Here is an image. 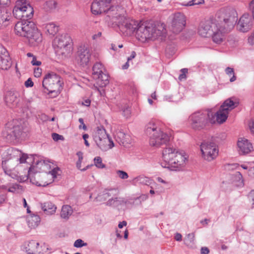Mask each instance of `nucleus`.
<instances>
[{
  "label": "nucleus",
  "mask_w": 254,
  "mask_h": 254,
  "mask_svg": "<svg viewBox=\"0 0 254 254\" xmlns=\"http://www.w3.org/2000/svg\"><path fill=\"white\" fill-rule=\"evenodd\" d=\"M39 246V243L31 240L28 242L27 246L25 247V251L28 254H38L40 253L38 250Z\"/></svg>",
  "instance_id": "obj_24"
},
{
  "label": "nucleus",
  "mask_w": 254,
  "mask_h": 254,
  "mask_svg": "<svg viewBox=\"0 0 254 254\" xmlns=\"http://www.w3.org/2000/svg\"><path fill=\"white\" fill-rule=\"evenodd\" d=\"M7 133L6 137L10 140L22 139L26 136V132L20 126H14L12 130L10 129Z\"/></svg>",
  "instance_id": "obj_20"
},
{
  "label": "nucleus",
  "mask_w": 254,
  "mask_h": 254,
  "mask_svg": "<svg viewBox=\"0 0 254 254\" xmlns=\"http://www.w3.org/2000/svg\"><path fill=\"white\" fill-rule=\"evenodd\" d=\"M201 254H208L209 250L207 247H202L201 249Z\"/></svg>",
  "instance_id": "obj_61"
},
{
  "label": "nucleus",
  "mask_w": 254,
  "mask_h": 254,
  "mask_svg": "<svg viewBox=\"0 0 254 254\" xmlns=\"http://www.w3.org/2000/svg\"><path fill=\"white\" fill-rule=\"evenodd\" d=\"M109 17L125 36H130L133 34L138 26V22L137 21L127 18L122 14H118L115 11L112 15H109Z\"/></svg>",
  "instance_id": "obj_4"
},
{
  "label": "nucleus",
  "mask_w": 254,
  "mask_h": 254,
  "mask_svg": "<svg viewBox=\"0 0 254 254\" xmlns=\"http://www.w3.org/2000/svg\"><path fill=\"white\" fill-rule=\"evenodd\" d=\"M15 18L21 19L14 27L15 34L28 39L31 46H35L42 41L41 33L38 30L34 22L29 20L33 15L34 9L27 1H16L13 8Z\"/></svg>",
  "instance_id": "obj_1"
},
{
  "label": "nucleus",
  "mask_w": 254,
  "mask_h": 254,
  "mask_svg": "<svg viewBox=\"0 0 254 254\" xmlns=\"http://www.w3.org/2000/svg\"><path fill=\"white\" fill-rule=\"evenodd\" d=\"M72 40L67 34L57 36L53 42V46L56 53L65 57L70 55L72 50Z\"/></svg>",
  "instance_id": "obj_8"
},
{
  "label": "nucleus",
  "mask_w": 254,
  "mask_h": 254,
  "mask_svg": "<svg viewBox=\"0 0 254 254\" xmlns=\"http://www.w3.org/2000/svg\"><path fill=\"white\" fill-rule=\"evenodd\" d=\"M112 1H93L91 5V10L93 14L97 15L102 12L112 15L116 11H118V6L111 4Z\"/></svg>",
  "instance_id": "obj_10"
},
{
  "label": "nucleus",
  "mask_w": 254,
  "mask_h": 254,
  "mask_svg": "<svg viewBox=\"0 0 254 254\" xmlns=\"http://www.w3.org/2000/svg\"><path fill=\"white\" fill-rule=\"evenodd\" d=\"M214 18L211 17L209 19L202 21L198 28V33L203 37H209L214 34L213 31L217 29V22L215 21Z\"/></svg>",
  "instance_id": "obj_11"
},
{
  "label": "nucleus",
  "mask_w": 254,
  "mask_h": 254,
  "mask_svg": "<svg viewBox=\"0 0 254 254\" xmlns=\"http://www.w3.org/2000/svg\"><path fill=\"white\" fill-rule=\"evenodd\" d=\"M249 43L253 45L254 44V32L252 33L248 38Z\"/></svg>",
  "instance_id": "obj_58"
},
{
  "label": "nucleus",
  "mask_w": 254,
  "mask_h": 254,
  "mask_svg": "<svg viewBox=\"0 0 254 254\" xmlns=\"http://www.w3.org/2000/svg\"><path fill=\"white\" fill-rule=\"evenodd\" d=\"M146 30L150 40H155L159 37H164L166 30L163 23L155 22L153 21H146Z\"/></svg>",
  "instance_id": "obj_9"
},
{
  "label": "nucleus",
  "mask_w": 254,
  "mask_h": 254,
  "mask_svg": "<svg viewBox=\"0 0 254 254\" xmlns=\"http://www.w3.org/2000/svg\"><path fill=\"white\" fill-rule=\"evenodd\" d=\"M78 121L80 123V125L79 126V129H83L84 130H86L87 128L86 126L84 123V120L82 118H79L78 119Z\"/></svg>",
  "instance_id": "obj_51"
},
{
  "label": "nucleus",
  "mask_w": 254,
  "mask_h": 254,
  "mask_svg": "<svg viewBox=\"0 0 254 254\" xmlns=\"http://www.w3.org/2000/svg\"><path fill=\"white\" fill-rule=\"evenodd\" d=\"M17 99V94L12 91L7 92L5 96V101L7 103H12Z\"/></svg>",
  "instance_id": "obj_35"
},
{
  "label": "nucleus",
  "mask_w": 254,
  "mask_h": 254,
  "mask_svg": "<svg viewBox=\"0 0 254 254\" xmlns=\"http://www.w3.org/2000/svg\"><path fill=\"white\" fill-rule=\"evenodd\" d=\"M59 171L60 168L59 167H56L49 172V174L52 176V178L54 180L57 178L58 176L59 175L58 172Z\"/></svg>",
  "instance_id": "obj_46"
},
{
  "label": "nucleus",
  "mask_w": 254,
  "mask_h": 254,
  "mask_svg": "<svg viewBox=\"0 0 254 254\" xmlns=\"http://www.w3.org/2000/svg\"><path fill=\"white\" fill-rule=\"evenodd\" d=\"M145 132L150 137L149 143L151 146L156 147L167 146L170 141L169 135L162 131L154 123L150 122L147 125Z\"/></svg>",
  "instance_id": "obj_3"
},
{
  "label": "nucleus",
  "mask_w": 254,
  "mask_h": 254,
  "mask_svg": "<svg viewBox=\"0 0 254 254\" xmlns=\"http://www.w3.org/2000/svg\"><path fill=\"white\" fill-rule=\"evenodd\" d=\"M249 197L251 199L252 204L254 205V189L250 192L249 194Z\"/></svg>",
  "instance_id": "obj_59"
},
{
  "label": "nucleus",
  "mask_w": 254,
  "mask_h": 254,
  "mask_svg": "<svg viewBox=\"0 0 254 254\" xmlns=\"http://www.w3.org/2000/svg\"><path fill=\"white\" fill-rule=\"evenodd\" d=\"M94 165L98 168H104L105 165L103 164L102 158L100 157H96L94 159Z\"/></svg>",
  "instance_id": "obj_41"
},
{
  "label": "nucleus",
  "mask_w": 254,
  "mask_h": 254,
  "mask_svg": "<svg viewBox=\"0 0 254 254\" xmlns=\"http://www.w3.org/2000/svg\"><path fill=\"white\" fill-rule=\"evenodd\" d=\"M215 20L218 25L211 37L214 43L220 44L223 41L225 34L230 31L236 24L238 13L236 9L232 7L221 9L215 14Z\"/></svg>",
  "instance_id": "obj_2"
},
{
  "label": "nucleus",
  "mask_w": 254,
  "mask_h": 254,
  "mask_svg": "<svg viewBox=\"0 0 254 254\" xmlns=\"http://www.w3.org/2000/svg\"><path fill=\"white\" fill-rule=\"evenodd\" d=\"M238 152L241 155H245L249 153L253 150L252 144L246 138H240L237 142Z\"/></svg>",
  "instance_id": "obj_19"
},
{
  "label": "nucleus",
  "mask_w": 254,
  "mask_h": 254,
  "mask_svg": "<svg viewBox=\"0 0 254 254\" xmlns=\"http://www.w3.org/2000/svg\"><path fill=\"white\" fill-rule=\"evenodd\" d=\"M177 151L175 148L170 147H167L163 149L162 151L163 161L161 163L162 167L174 171L175 165H174L173 162Z\"/></svg>",
  "instance_id": "obj_13"
},
{
  "label": "nucleus",
  "mask_w": 254,
  "mask_h": 254,
  "mask_svg": "<svg viewBox=\"0 0 254 254\" xmlns=\"http://www.w3.org/2000/svg\"><path fill=\"white\" fill-rule=\"evenodd\" d=\"M81 162H80V161H77L76 162V167L79 169V170H80L81 171H86V170H87L88 169H89L90 167L92 166L93 165H87L86 167L83 168V169H81Z\"/></svg>",
  "instance_id": "obj_49"
},
{
  "label": "nucleus",
  "mask_w": 254,
  "mask_h": 254,
  "mask_svg": "<svg viewBox=\"0 0 254 254\" xmlns=\"http://www.w3.org/2000/svg\"><path fill=\"white\" fill-rule=\"evenodd\" d=\"M187 158L184 156L181 153L177 151L175 157L174 159V171H176L181 166L184 165Z\"/></svg>",
  "instance_id": "obj_26"
},
{
  "label": "nucleus",
  "mask_w": 254,
  "mask_h": 254,
  "mask_svg": "<svg viewBox=\"0 0 254 254\" xmlns=\"http://www.w3.org/2000/svg\"><path fill=\"white\" fill-rule=\"evenodd\" d=\"M135 35L137 39L142 42H145L149 39V35L146 30V22L138 23V26L135 31Z\"/></svg>",
  "instance_id": "obj_21"
},
{
  "label": "nucleus",
  "mask_w": 254,
  "mask_h": 254,
  "mask_svg": "<svg viewBox=\"0 0 254 254\" xmlns=\"http://www.w3.org/2000/svg\"><path fill=\"white\" fill-rule=\"evenodd\" d=\"M123 205H125L127 208H131L133 206H137L141 204V200L140 197L130 198L126 199L124 198Z\"/></svg>",
  "instance_id": "obj_29"
},
{
  "label": "nucleus",
  "mask_w": 254,
  "mask_h": 254,
  "mask_svg": "<svg viewBox=\"0 0 254 254\" xmlns=\"http://www.w3.org/2000/svg\"><path fill=\"white\" fill-rule=\"evenodd\" d=\"M109 143L108 145H107L108 146V150L109 149H111L114 146V143L113 141L112 140L111 138L110 137V136L108 137V143Z\"/></svg>",
  "instance_id": "obj_55"
},
{
  "label": "nucleus",
  "mask_w": 254,
  "mask_h": 254,
  "mask_svg": "<svg viewBox=\"0 0 254 254\" xmlns=\"http://www.w3.org/2000/svg\"><path fill=\"white\" fill-rule=\"evenodd\" d=\"M127 134H126L123 130H119L117 132L116 137L117 140L120 144H124L125 142L127 141Z\"/></svg>",
  "instance_id": "obj_34"
},
{
  "label": "nucleus",
  "mask_w": 254,
  "mask_h": 254,
  "mask_svg": "<svg viewBox=\"0 0 254 254\" xmlns=\"http://www.w3.org/2000/svg\"><path fill=\"white\" fill-rule=\"evenodd\" d=\"M6 200V194L2 192H0V206L3 204Z\"/></svg>",
  "instance_id": "obj_50"
},
{
  "label": "nucleus",
  "mask_w": 254,
  "mask_h": 254,
  "mask_svg": "<svg viewBox=\"0 0 254 254\" xmlns=\"http://www.w3.org/2000/svg\"><path fill=\"white\" fill-rule=\"evenodd\" d=\"M46 28L48 32L54 35L58 31V27L53 23H50L46 25Z\"/></svg>",
  "instance_id": "obj_36"
},
{
  "label": "nucleus",
  "mask_w": 254,
  "mask_h": 254,
  "mask_svg": "<svg viewBox=\"0 0 254 254\" xmlns=\"http://www.w3.org/2000/svg\"><path fill=\"white\" fill-rule=\"evenodd\" d=\"M87 244L86 243H84V241L81 239H77L76 240L73 244V246L75 248H81L83 246H86Z\"/></svg>",
  "instance_id": "obj_42"
},
{
  "label": "nucleus",
  "mask_w": 254,
  "mask_h": 254,
  "mask_svg": "<svg viewBox=\"0 0 254 254\" xmlns=\"http://www.w3.org/2000/svg\"><path fill=\"white\" fill-rule=\"evenodd\" d=\"M94 79L97 80V83L100 87L106 86L109 83L108 76L103 72L99 77H95Z\"/></svg>",
  "instance_id": "obj_31"
},
{
  "label": "nucleus",
  "mask_w": 254,
  "mask_h": 254,
  "mask_svg": "<svg viewBox=\"0 0 254 254\" xmlns=\"http://www.w3.org/2000/svg\"><path fill=\"white\" fill-rule=\"evenodd\" d=\"M225 72L227 75L230 77V81L231 82H234L236 80V76L235 75L234 69L233 68L227 67L225 69Z\"/></svg>",
  "instance_id": "obj_37"
},
{
  "label": "nucleus",
  "mask_w": 254,
  "mask_h": 254,
  "mask_svg": "<svg viewBox=\"0 0 254 254\" xmlns=\"http://www.w3.org/2000/svg\"><path fill=\"white\" fill-rule=\"evenodd\" d=\"M174 239L176 241L180 242L182 240V236L180 233H177L174 236Z\"/></svg>",
  "instance_id": "obj_60"
},
{
  "label": "nucleus",
  "mask_w": 254,
  "mask_h": 254,
  "mask_svg": "<svg viewBox=\"0 0 254 254\" xmlns=\"http://www.w3.org/2000/svg\"><path fill=\"white\" fill-rule=\"evenodd\" d=\"M226 137L224 133L212 136L210 141H204L200 145V149L203 157L205 160L210 161L215 159L218 154V146L216 143Z\"/></svg>",
  "instance_id": "obj_5"
},
{
  "label": "nucleus",
  "mask_w": 254,
  "mask_h": 254,
  "mask_svg": "<svg viewBox=\"0 0 254 254\" xmlns=\"http://www.w3.org/2000/svg\"><path fill=\"white\" fill-rule=\"evenodd\" d=\"M76 155L78 157V161H80L82 162V161L83 160V153L81 151H78L76 153Z\"/></svg>",
  "instance_id": "obj_62"
},
{
  "label": "nucleus",
  "mask_w": 254,
  "mask_h": 254,
  "mask_svg": "<svg viewBox=\"0 0 254 254\" xmlns=\"http://www.w3.org/2000/svg\"><path fill=\"white\" fill-rule=\"evenodd\" d=\"M103 65L100 63H96L94 64L92 68V75L93 78L99 77L101 73L102 72Z\"/></svg>",
  "instance_id": "obj_32"
},
{
  "label": "nucleus",
  "mask_w": 254,
  "mask_h": 254,
  "mask_svg": "<svg viewBox=\"0 0 254 254\" xmlns=\"http://www.w3.org/2000/svg\"><path fill=\"white\" fill-rule=\"evenodd\" d=\"M249 127L251 132L254 133V120L250 123Z\"/></svg>",
  "instance_id": "obj_63"
},
{
  "label": "nucleus",
  "mask_w": 254,
  "mask_h": 254,
  "mask_svg": "<svg viewBox=\"0 0 254 254\" xmlns=\"http://www.w3.org/2000/svg\"><path fill=\"white\" fill-rule=\"evenodd\" d=\"M40 222V218L38 215L33 214L30 218L28 219V222L31 224V226L35 227L38 226Z\"/></svg>",
  "instance_id": "obj_39"
},
{
  "label": "nucleus",
  "mask_w": 254,
  "mask_h": 254,
  "mask_svg": "<svg viewBox=\"0 0 254 254\" xmlns=\"http://www.w3.org/2000/svg\"><path fill=\"white\" fill-rule=\"evenodd\" d=\"M249 9L252 11L254 19V1H251L249 3Z\"/></svg>",
  "instance_id": "obj_57"
},
{
  "label": "nucleus",
  "mask_w": 254,
  "mask_h": 254,
  "mask_svg": "<svg viewBox=\"0 0 254 254\" xmlns=\"http://www.w3.org/2000/svg\"><path fill=\"white\" fill-rule=\"evenodd\" d=\"M1 54H0V68L2 69L7 70L11 65V63L8 54H5L6 49L0 47Z\"/></svg>",
  "instance_id": "obj_22"
},
{
  "label": "nucleus",
  "mask_w": 254,
  "mask_h": 254,
  "mask_svg": "<svg viewBox=\"0 0 254 254\" xmlns=\"http://www.w3.org/2000/svg\"><path fill=\"white\" fill-rule=\"evenodd\" d=\"M41 207L43 211L47 214H53L57 209L55 205L50 201L41 203Z\"/></svg>",
  "instance_id": "obj_27"
},
{
  "label": "nucleus",
  "mask_w": 254,
  "mask_h": 254,
  "mask_svg": "<svg viewBox=\"0 0 254 254\" xmlns=\"http://www.w3.org/2000/svg\"><path fill=\"white\" fill-rule=\"evenodd\" d=\"M109 136L107 133L105 128L103 126L97 127V131L94 136V139L98 147L102 151L108 150V137Z\"/></svg>",
  "instance_id": "obj_14"
},
{
  "label": "nucleus",
  "mask_w": 254,
  "mask_h": 254,
  "mask_svg": "<svg viewBox=\"0 0 254 254\" xmlns=\"http://www.w3.org/2000/svg\"><path fill=\"white\" fill-rule=\"evenodd\" d=\"M25 87H31L33 86L34 83L32 80L30 78H29L24 83Z\"/></svg>",
  "instance_id": "obj_52"
},
{
  "label": "nucleus",
  "mask_w": 254,
  "mask_h": 254,
  "mask_svg": "<svg viewBox=\"0 0 254 254\" xmlns=\"http://www.w3.org/2000/svg\"><path fill=\"white\" fill-rule=\"evenodd\" d=\"M12 161V160L11 159H10L8 160H2V166L3 168V170H4L5 173L7 175L10 176L12 178L17 180V179L19 176V175H18V173H16L15 172H14L11 169H8L7 167V165H8L9 164L11 163Z\"/></svg>",
  "instance_id": "obj_25"
},
{
  "label": "nucleus",
  "mask_w": 254,
  "mask_h": 254,
  "mask_svg": "<svg viewBox=\"0 0 254 254\" xmlns=\"http://www.w3.org/2000/svg\"><path fill=\"white\" fill-rule=\"evenodd\" d=\"M46 11H52L58 7L57 1H45L43 6Z\"/></svg>",
  "instance_id": "obj_30"
},
{
  "label": "nucleus",
  "mask_w": 254,
  "mask_h": 254,
  "mask_svg": "<svg viewBox=\"0 0 254 254\" xmlns=\"http://www.w3.org/2000/svg\"><path fill=\"white\" fill-rule=\"evenodd\" d=\"M171 29L173 33H178L182 31L186 26V19L184 14L181 12L175 13L170 17Z\"/></svg>",
  "instance_id": "obj_15"
},
{
  "label": "nucleus",
  "mask_w": 254,
  "mask_h": 254,
  "mask_svg": "<svg viewBox=\"0 0 254 254\" xmlns=\"http://www.w3.org/2000/svg\"><path fill=\"white\" fill-rule=\"evenodd\" d=\"M91 103V101L89 99H85L82 102V104L85 106L88 107L90 106Z\"/></svg>",
  "instance_id": "obj_64"
},
{
  "label": "nucleus",
  "mask_w": 254,
  "mask_h": 254,
  "mask_svg": "<svg viewBox=\"0 0 254 254\" xmlns=\"http://www.w3.org/2000/svg\"><path fill=\"white\" fill-rule=\"evenodd\" d=\"M63 81L57 74L51 72L47 73L43 79L42 86L49 92V94H54L58 96L62 89Z\"/></svg>",
  "instance_id": "obj_7"
},
{
  "label": "nucleus",
  "mask_w": 254,
  "mask_h": 254,
  "mask_svg": "<svg viewBox=\"0 0 254 254\" xmlns=\"http://www.w3.org/2000/svg\"><path fill=\"white\" fill-rule=\"evenodd\" d=\"M28 174L27 175L19 176L17 179V181L20 182H25L28 179L30 180V182H32V179L31 178V176L32 175L31 173V168H29V170L28 171Z\"/></svg>",
  "instance_id": "obj_40"
},
{
  "label": "nucleus",
  "mask_w": 254,
  "mask_h": 254,
  "mask_svg": "<svg viewBox=\"0 0 254 254\" xmlns=\"http://www.w3.org/2000/svg\"><path fill=\"white\" fill-rule=\"evenodd\" d=\"M19 154L20 155V157L19 158H16V162L19 161L20 163H25L26 162L27 159H28L27 154H22L21 152H20Z\"/></svg>",
  "instance_id": "obj_44"
},
{
  "label": "nucleus",
  "mask_w": 254,
  "mask_h": 254,
  "mask_svg": "<svg viewBox=\"0 0 254 254\" xmlns=\"http://www.w3.org/2000/svg\"><path fill=\"white\" fill-rule=\"evenodd\" d=\"M22 187L18 184H14L10 187L8 190V191L11 192H15L18 190L21 189Z\"/></svg>",
  "instance_id": "obj_47"
},
{
  "label": "nucleus",
  "mask_w": 254,
  "mask_h": 254,
  "mask_svg": "<svg viewBox=\"0 0 254 254\" xmlns=\"http://www.w3.org/2000/svg\"><path fill=\"white\" fill-rule=\"evenodd\" d=\"M42 69L39 67L35 68L34 71L35 77H39L41 75Z\"/></svg>",
  "instance_id": "obj_53"
},
{
  "label": "nucleus",
  "mask_w": 254,
  "mask_h": 254,
  "mask_svg": "<svg viewBox=\"0 0 254 254\" xmlns=\"http://www.w3.org/2000/svg\"><path fill=\"white\" fill-rule=\"evenodd\" d=\"M124 198L115 196L110 198L105 203L106 206L113 208H119L120 206L123 205Z\"/></svg>",
  "instance_id": "obj_23"
},
{
  "label": "nucleus",
  "mask_w": 254,
  "mask_h": 254,
  "mask_svg": "<svg viewBox=\"0 0 254 254\" xmlns=\"http://www.w3.org/2000/svg\"><path fill=\"white\" fill-rule=\"evenodd\" d=\"M191 127L194 129L200 130L208 123H215V117L210 110L194 113L190 117Z\"/></svg>",
  "instance_id": "obj_6"
},
{
  "label": "nucleus",
  "mask_w": 254,
  "mask_h": 254,
  "mask_svg": "<svg viewBox=\"0 0 254 254\" xmlns=\"http://www.w3.org/2000/svg\"><path fill=\"white\" fill-rule=\"evenodd\" d=\"M123 112L125 116L127 118L130 114V110L129 108L127 107L123 110Z\"/></svg>",
  "instance_id": "obj_56"
},
{
  "label": "nucleus",
  "mask_w": 254,
  "mask_h": 254,
  "mask_svg": "<svg viewBox=\"0 0 254 254\" xmlns=\"http://www.w3.org/2000/svg\"><path fill=\"white\" fill-rule=\"evenodd\" d=\"M117 173L119 177L122 179H126L128 177L127 173L122 170H118Z\"/></svg>",
  "instance_id": "obj_45"
},
{
  "label": "nucleus",
  "mask_w": 254,
  "mask_h": 254,
  "mask_svg": "<svg viewBox=\"0 0 254 254\" xmlns=\"http://www.w3.org/2000/svg\"><path fill=\"white\" fill-rule=\"evenodd\" d=\"M252 23L251 15L248 13H245L239 19L237 25V29L242 32H247L251 28Z\"/></svg>",
  "instance_id": "obj_17"
},
{
  "label": "nucleus",
  "mask_w": 254,
  "mask_h": 254,
  "mask_svg": "<svg viewBox=\"0 0 254 254\" xmlns=\"http://www.w3.org/2000/svg\"><path fill=\"white\" fill-rule=\"evenodd\" d=\"M235 107V102L233 100L229 99L225 100L219 110L216 113H213L215 121H217L220 124L225 122L228 118L229 112Z\"/></svg>",
  "instance_id": "obj_12"
},
{
  "label": "nucleus",
  "mask_w": 254,
  "mask_h": 254,
  "mask_svg": "<svg viewBox=\"0 0 254 254\" xmlns=\"http://www.w3.org/2000/svg\"><path fill=\"white\" fill-rule=\"evenodd\" d=\"M31 64L33 65L38 66V65H41V62L39 61H37L36 57L35 56V57H33V58H32V60L31 61Z\"/></svg>",
  "instance_id": "obj_54"
},
{
  "label": "nucleus",
  "mask_w": 254,
  "mask_h": 254,
  "mask_svg": "<svg viewBox=\"0 0 254 254\" xmlns=\"http://www.w3.org/2000/svg\"><path fill=\"white\" fill-rule=\"evenodd\" d=\"M195 1H189L187 2H183L182 3L183 5L184 6H192L194 5H198V4H202L204 3L205 1H198V2H194Z\"/></svg>",
  "instance_id": "obj_43"
},
{
  "label": "nucleus",
  "mask_w": 254,
  "mask_h": 254,
  "mask_svg": "<svg viewBox=\"0 0 254 254\" xmlns=\"http://www.w3.org/2000/svg\"><path fill=\"white\" fill-rule=\"evenodd\" d=\"M71 208L69 205H64L62 207L61 212V216L64 219H67L69 215L71 214Z\"/></svg>",
  "instance_id": "obj_33"
},
{
  "label": "nucleus",
  "mask_w": 254,
  "mask_h": 254,
  "mask_svg": "<svg viewBox=\"0 0 254 254\" xmlns=\"http://www.w3.org/2000/svg\"><path fill=\"white\" fill-rule=\"evenodd\" d=\"M119 193L117 189H106L97 195L95 197V200L96 201H104L108 200L110 198L118 195Z\"/></svg>",
  "instance_id": "obj_18"
},
{
  "label": "nucleus",
  "mask_w": 254,
  "mask_h": 254,
  "mask_svg": "<svg viewBox=\"0 0 254 254\" xmlns=\"http://www.w3.org/2000/svg\"><path fill=\"white\" fill-rule=\"evenodd\" d=\"M194 233H193L188 234L184 239L185 244L187 246L193 245L194 244Z\"/></svg>",
  "instance_id": "obj_38"
},
{
  "label": "nucleus",
  "mask_w": 254,
  "mask_h": 254,
  "mask_svg": "<svg viewBox=\"0 0 254 254\" xmlns=\"http://www.w3.org/2000/svg\"><path fill=\"white\" fill-rule=\"evenodd\" d=\"M52 137L53 139L55 141H58L59 140H64V137L63 135H60V134L55 133V132L53 133L52 134Z\"/></svg>",
  "instance_id": "obj_48"
},
{
  "label": "nucleus",
  "mask_w": 254,
  "mask_h": 254,
  "mask_svg": "<svg viewBox=\"0 0 254 254\" xmlns=\"http://www.w3.org/2000/svg\"><path fill=\"white\" fill-rule=\"evenodd\" d=\"M77 55V60L80 64L83 66L86 65L90 57V51L87 45H81L79 46L78 48Z\"/></svg>",
  "instance_id": "obj_16"
},
{
  "label": "nucleus",
  "mask_w": 254,
  "mask_h": 254,
  "mask_svg": "<svg viewBox=\"0 0 254 254\" xmlns=\"http://www.w3.org/2000/svg\"><path fill=\"white\" fill-rule=\"evenodd\" d=\"M152 180L149 178L144 176L143 175H140L135 177L132 180V183L135 185L139 184L149 185L151 184Z\"/></svg>",
  "instance_id": "obj_28"
}]
</instances>
